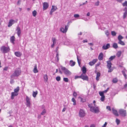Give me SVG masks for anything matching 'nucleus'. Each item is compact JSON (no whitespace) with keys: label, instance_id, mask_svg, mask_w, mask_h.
<instances>
[{"label":"nucleus","instance_id":"20e7f679","mask_svg":"<svg viewBox=\"0 0 127 127\" xmlns=\"http://www.w3.org/2000/svg\"><path fill=\"white\" fill-rule=\"evenodd\" d=\"M90 111L96 114H98L100 112L99 109L97 106L93 107L91 109H90Z\"/></svg>","mask_w":127,"mask_h":127},{"label":"nucleus","instance_id":"864d4df0","mask_svg":"<svg viewBox=\"0 0 127 127\" xmlns=\"http://www.w3.org/2000/svg\"><path fill=\"white\" fill-rule=\"evenodd\" d=\"M77 95V94L76 93V92L74 91L73 93V95L75 97H76Z\"/></svg>","mask_w":127,"mask_h":127},{"label":"nucleus","instance_id":"5701e85b","mask_svg":"<svg viewBox=\"0 0 127 127\" xmlns=\"http://www.w3.org/2000/svg\"><path fill=\"white\" fill-rule=\"evenodd\" d=\"M33 71L34 73H36L38 72V71L37 69L36 64H35L34 66V69L33 70Z\"/></svg>","mask_w":127,"mask_h":127},{"label":"nucleus","instance_id":"7ed1b4c3","mask_svg":"<svg viewBox=\"0 0 127 127\" xmlns=\"http://www.w3.org/2000/svg\"><path fill=\"white\" fill-rule=\"evenodd\" d=\"M0 50L3 53H7L9 51L10 49L9 47L2 46L0 48Z\"/></svg>","mask_w":127,"mask_h":127},{"label":"nucleus","instance_id":"13d9d810","mask_svg":"<svg viewBox=\"0 0 127 127\" xmlns=\"http://www.w3.org/2000/svg\"><path fill=\"white\" fill-rule=\"evenodd\" d=\"M74 17L75 18H77L79 16V15L78 14H75L74 15Z\"/></svg>","mask_w":127,"mask_h":127},{"label":"nucleus","instance_id":"8fccbe9b","mask_svg":"<svg viewBox=\"0 0 127 127\" xmlns=\"http://www.w3.org/2000/svg\"><path fill=\"white\" fill-rule=\"evenodd\" d=\"M46 113V111L45 109H44L41 113V114L42 115H44Z\"/></svg>","mask_w":127,"mask_h":127},{"label":"nucleus","instance_id":"473e14b6","mask_svg":"<svg viewBox=\"0 0 127 127\" xmlns=\"http://www.w3.org/2000/svg\"><path fill=\"white\" fill-rule=\"evenodd\" d=\"M123 37L121 35H119L118 37V39L119 41L123 39Z\"/></svg>","mask_w":127,"mask_h":127},{"label":"nucleus","instance_id":"72a5a7b5","mask_svg":"<svg viewBox=\"0 0 127 127\" xmlns=\"http://www.w3.org/2000/svg\"><path fill=\"white\" fill-rule=\"evenodd\" d=\"M122 53V52L121 51H119L117 54V57H119L121 56Z\"/></svg>","mask_w":127,"mask_h":127},{"label":"nucleus","instance_id":"c03bdc74","mask_svg":"<svg viewBox=\"0 0 127 127\" xmlns=\"http://www.w3.org/2000/svg\"><path fill=\"white\" fill-rule=\"evenodd\" d=\"M56 57L57 59V62L59 60V53H57Z\"/></svg>","mask_w":127,"mask_h":127},{"label":"nucleus","instance_id":"2f4dec72","mask_svg":"<svg viewBox=\"0 0 127 127\" xmlns=\"http://www.w3.org/2000/svg\"><path fill=\"white\" fill-rule=\"evenodd\" d=\"M113 47L115 49H117L118 48V46L116 43H114L113 45Z\"/></svg>","mask_w":127,"mask_h":127},{"label":"nucleus","instance_id":"a18cd8bd","mask_svg":"<svg viewBox=\"0 0 127 127\" xmlns=\"http://www.w3.org/2000/svg\"><path fill=\"white\" fill-rule=\"evenodd\" d=\"M104 93L103 92H100L99 93V95L101 96H104Z\"/></svg>","mask_w":127,"mask_h":127},{"label":"nucleus","instance_id":"a211bd4d","mask_svg":"<svg viewBox=\"0 0 127 127\" xmlns=\"http://www.w3.org/2000/svg\"><path fill=\"white\" fill-rule=\"evenodd\" d=\"M103 53H101L99 54L98 56V59L99 60H102L103 59Z\"/></svg>","mask_w":127,"mask_h":127},{"label":"nucleus","instance_id":"e2e57ef3","mask_svg":"<svg viewBox=\"0 0 127 127\" xmlns=\"http://www.w3.org/2000/svg\"><path fill=\"white\" fill-rule=\"evenodd\" d=\"M107 124V123L106 122H105V124H104V125L102 126V127H106Z\"/></svg>","mask_w":127,"mask_h":127},{"label":"nucleus","instance_id":"603ef678","mask_svg":"<svg viewBox=\"0 0 127 127\" xmlns=\"http://www.w3.org/2000/svg\"><path fill=\"white\" fill-rule=\"evenodd\" d=\"M92 104H88V105L89 107L90 108V110L91 109L92 107H93V106L92 105Z\"/></svg>","mask_w":127,"mask_h":127},{"label":"nucleus","instance_id":"3c124183","mask_svg":"<svg viewBox=\"0 0 127 127\" xmlns=\"http://www.w3.org/2000/svg\"><path fill=\"white\" fill-rule=\"evenodd\" d=\"M104 99H105L104 96H101V97L100 98V100L101 101H103L104 100Z\"/></svg>","mask_w":127,"mask_h":127},{"label":"nucleus","instance_id":"6e6d98bb","mask_svg":"<svg viewBox=\"0 0 127 127\" xmlns=\"http://www.w3.org/2000/svg\"><path fill=\"white\" fill-rule=\"evenodd\" d=\"M106 109L109 111L111 110V107L110 106H106Z\"/></svg>","mask_w":127,"mask_h":127},{"label":"nucleus","instance_id":"680f3d73","mask_svg":"<svg viewBox=\"0 0 127 127\" xmlns=\"http://www.w3.org/2000/svg\"><path fill=\"white\" fill-rule=\"evenodd\" d=\"M108 69H109L108 71V72H111L113 71V69H111V68Z\"/></svg>","mask_w":127,"mask_h":127},{"label":"nucleus","instance_id":"ea45409f","mask_svg":"<svg viewBox=\"0 0 127 127\" xmlns=\"http://www.w3.org/2000/svg\"><path fill=\"white\" fill-rule=\"evenodd\" d=\"M19 90V87H18L16 89L14 90V92L17 93L18 92Z\"/></svg>","mask_w":127,"mask_h":127},{"label":"nucleus","instance_id":"ddd939ff","mask_svg":"<svg viewBox=\"0 0 127 127\" xmlns=\"http://www.w3.org/2000/svg\"><path fill=\"white\" fill-rule=\"evenodd\" d=\"M16 31H17V33L18 37H20L21 34V31L19 27L18 26L17 27Z\"/></svg>","mask_w":127,"mask_h":127},{"label":"nucleus","instance_id":"4468645a","mask_svg":"<svg viewBox=\"0 0 127 127\" xmlns=\"http://www.w3.org/2000/svg\"><path fill=\"white\" fill-rule=\"evenodd\" d=\"M110 44L109 43H107L106 44H104L102 46V48L103 50H106L110 48Z\"/></svg>","mask_w":127,"mask_h":127},{"label":"nucleus","instance_id":"0eeeda50","mask_svg":"<svg viewBox=\"0 0 127 127\" xmlns=\"http://www.w3.org/2000/svg\"><path fill=\"white\" fill-rule=\"evenodd\" d=\"M26 105L27 106L30 107L31 104V99L27 96L26 98Z\"/></svg>","mask_w":127,"mask_h":127},{"label":"nucleus","instance_id":"dca6fc26","mask_svg":"<svg viewBox=\"0 0 127 127\" xmlns=\"http://www.w3.org/2000/svg\"><path fill=\"white\" fill-rule=\"evenodd\" d=\"M97 60V59H94L92 61L89 62V65L91 66L93 65L96 62Z\"/></svg>","mask_w":127,"mask_h":127},{"label":"nucleus","instance_id":"9b49d317","mask_svg":"<svg viewBox=\"0 0 127 127\" xmlns=\"http://www.w3.org/2000/svg\"><path fill=\"white\" fill-rule=\"evenodd\" d=\"M57 9V8L56 6L52 5V6L51 11L50 12V14L51 15H52V13L55 11Z\"/></svg>","mask_w":127,"mask_h":127},{"label":"nucleus","instance_id":"a19ab883","mask_svg":"<svg viewBox=\"0 0 127 127\" xmlns=\"http://www.w3.org/2000/svg\"><path fill=\"white\" fill-rule=\"evenodd\" d=\"M52 41L53 43L55 44L56 43V39L55 38H52Z\"/></svg>","mask_w":127,"mask_h":127},{"label":"nucleus","instance_id":"c85d7f7f","mask_svg":"<svg viewBox=\"0 0 127 127\" xmlns=\"http://www.w3.org/2000/svg\"><path fill=\"white\" fill-rule=\"evenodd\" d=\"M37 93L38 92L37 91H36L35 92L33 91L32 93L33 96L34 97H35Z\"/></svg>","mask_w":127,"mask_h":127},{"label":"nucleus","instance_id":"c756f323","mask_svg":"<svg viewBox=\"0 0 127 127\" xmlns=\"http://www.w3.org/2000/svg\"><path fill=\"white\" fill-rule=\"evenodd\" d=\"M78 98L80 99H81V102H85L86 101V100L85 99V98H83L80 96H79L78 97Z\"/></svg>","mask_w":127,"mask_h":127},{"label":"nucleus","instance_id":"774afa93","mask_svg":"<svg viewBox=\"0 0 127 127\" xmlns=\"http://www.w3.org/2000/svg\"><path fill=\"white\" fill-rule=\"evenodd\" d=\"M66 109V108H65V107L62 110V111L63 112H64L65 111Z\"/></svg>","mask_w":127,"mask_h":127},{"label":"nucleus","instance_id":"79ce46f5","mask_svg":"<svg viewBox=\"0 0 127 127\" xmlns=\"http://www.w3.org/2000/svg\"><path fill=\"white\" fill-rule=\"evenodd\" d=\"M77 59L78 63L79 64V66H80V60H79V57L78 55H77ZM80 61H81V60H80Z\"/></svg>","mask_w":127,"mask_h":127},{"label":"nucleus","instance_id":"f03ea898","mask_svg":"<svg viewBox=\"0 0 127 127\" xmlns=\"http://www.w3.org/2000/svg\"><path fill=\"white\" fill-rule=\"evenodd\" d=\"M61 68L63 71L64 74L67 75H69L71 74V73L70 71L67 69L65 67L62 66H61Z\"/></svg>","mask_w":127,"mask_h":127},{"label":"nucleus","instance_id":"aec40b11","mask_svg":"<svg viewBox=\"0 0 127 127\" xmlns=\"http://www.w3.org/2000/svg\"><path fill=\"white\" fill-rule=\"evenodd\" d=\"M18 95V94L17 93H15V92H13L11 93V99H12L14 98V97L15 96H16Z\"/></svg>","mask_w":127,"mask_h":127},{"label":"nucleus","instance_id":"cd10ccee","mask_svg":"<svg viewBox=\"0 0 127 127\" xmlns=\"http://www.w3.org/2000/svg\"><path fill=\"white\" fill-rule=\"evenodd\" d=\"M126 71V70L125 69L124 70H122V74H123L125 78L126 79H127V75L126 74L125 72Z\"/></svg>","mask_w":127,"mask_h":127},{"label":"nucleus","instance_id":"49530a36","mask_svg":"<svg viewBox=\"0 0 127 127\" xmlns=\"http://www.w3.org/2000/svg\"><path fill=\"white\" fill-rule=\"evenodd\" d=\"M116 122L117 124V125H118L120 123V121L119 119H116Z\"/></svg>","mask_w":127,"mask_h":127},{"label":"nucleus","instance_id":"f257e3e1","mask_svg":"<svg viewBox=\"0 0 127 127\" xmlns=\"http://www.w3.org/2000/svg\"><path fill=\"white\" fill-rule=\"evenodd\" d=\"M21 71L19 68L16 69L14 73L11 76V78H14L15 77H18L20 75Z\"/></svg>","mask_w":127,"mask_h":127},{"label":"nucleus","instance_id":"e433bc0d","mask_svg":"<svg viewBox=\"0 0 127 127\" xmlns=\"http://www.w3.org/2000/svg\"><path fill=\"white\" fill-rule=\"evenodd\" d=\"M32 13L33 16L34 17H35L36 15L37 12L36 10H34L32 12Z\"/></svg>","mask_w":127,"mask_h":127},{"label":"nucleus","instance_id":"de8ad7c7","mask_svg":"<svg viewBox=\"0 0 127 127\" xmlns=\"http://www.w3.org/2000/svg\"><path fill=\"white\" fill-rule=\"evenodd\" d=\"M63 80L65 82H68V79L67 78H64Z\"/></svg>","mask_w":127,"mask_h":127},{"label":"nucleus","instance_id":"58836bf2","mask_svg":"<svg viewBox=\"0 0 127 127\" xmlns=\"http://www.w3.org/2000/svg\"><path fill=\"white\" fill-rule=\"evenodd\" d=\"M56 79L57 81H59L61 80V78L60 76H58L56 77Z\"/></svg>","mask_w":127,"mask_h":127},{"label":"nucleus","instance_id":"09e8293b","mask_svg":"<svg viewBox=\"0 0 127 127\" xmlns=\"http://www.w3.org/2000/svg\"><path fill=\"white\" fill-rule=\"evenodd\" d=\"M111 34L113 36H115L116 35V33L114 31H112Z\"/></svg>","mask_w":127,"mask_h":127},{"label":"nucleus","instance_id":"4d7b16f0","mask_svg":"<svg viewBox=\"0 0 127 127\" xmlns=\"http://www.w3.org/2000/svg\"><path fill=\"white\" fill-rule=\"evenodd\" d=\"M99 1L98 0L95 3V6H98L99 5Z\"/></svg>","mask_w":127,"mask_h":127},{"label":"nucleus","instance_id":"2eb2a0df","mask_svg":"<svg viewBox=\"0 0 127 127\" xmlns=\"http://www.w3.org/2000/svg\"><path fill=\"white\" fill-rule=\"evenodd\" d=\"M112 110L113 111V114L116 116H119V114L117 111L115 110L114 108H112Z\"/></svg>","mask_w":127,"mask_h":127},{"label":"nucleus","instance_id":"a878e982","mask_svg":"<svg viewBox=\"0 0 127 127\" xmlns=\"http://www.w3.org/2000/svg\"><path fill=\"white\" fill-rule=\"evenodd\" d=\"M100 76V73L99 72H97L96 73V79L97 81H98L99 80V78Z\"/></svg>","mask_w":127,"mask_h":127},{"label":"nucleus","instance_id":"39448f33","mask_svg":"<svg viewBox=\"0 0 127 127\" xmlns=\"http://www.w3.org/2000/svg\"><path fill=\"white\" fill-rule=\"evenodd\" d=\"M119 114L123 117H125L127 115V112L126 110L123 109H120L119 111Z\"/></svg>","mask_w":127,"mask_h":127},{"label":"nucleus","instance_id":"69168bd1","mask_svg":"<svg viewBox=\"0 0 127 127\" xmlns=\"http://www.w3.org/2000/svg\"><path fill=\"white\" fill-rule=\"evenodd\" d=\"M79 78H80V76H75V79H76Z\"/></svg>","mask_w":127,"mask_h":127},{"label":"nucleus","instance_id":"393cba45","mask_svg":"<svg viewBox=\"0 0 127 127\" xmlns=\"http://www.w3.org/2000/svg\"><path fill=\"white\" fill-rule=\"evenodd\" d=\"M15 37L14 36H13L11 37L10 38V40L12 43L13 44L14 43V41L15 40Z\"/></svg>","mask_w":127,"mask_h":127},{"label":"nucleus","instance_id":"f3484780","mask_svg":"<svg viewBox=\"0 0 127 127\" xmlns=\"http://www.w3.org/2000/svg\"><path fill=\"white\" fill-rule=\"evenodd\" d=\"M15 22V21L13 19L10 20L8 25V27H11L12 24L14 23Z\"/></svg>","mask_w":127,"mask_h":127},{"label":"nucleus","instance_id":"37998d69","mask_svg":"<svg viewBox=\"0 0 127 127\" xmlns=\"http://www.w3.org/2000/svg\"><path fill=\"white\" fill-rule=\"evenodd\" d=\"M122 5L123 6H127V1H126L124 3H122Z\"/></svg>","mask_w":127,"mask_h":127},{"label":"nucleus","instance_id":"c9c22d12","mask_svg":"<svg viewBox=\"0 0 127 127\" xmlns=\"http://www.w3.org/2000/svg\"><path fill=\"white\" fill-rule=\"evenodd\" d=\"M115 56H111L109 59V61H110L111 62V61L113 60L115 58Z\"/></svg>","mask_w":127,"mask_h":127},{"label":"nucleus","instance_id":"412c9836","mask_svg":"<svg viewBox=\"0 0 127 127\" xmlns=\"http://www.w3.org/2000/svg\"><path fill=\"white\" fill-rule=\"evenodd\" d=\"M43 78L44 79V81L45 83L47 82L48 78L47 74H45L43 75Z\"/></svg>","mask_w":127,"mask_h":127},{"label":"nucleus","instance_id":"bf43d9fd","mask_svg":"<svg viewBox=\"0 0 127 127\" xmlns=\"http://www.w3.org/2000/svg\"><path fill=\"white\" fill-rule=\"evenodd\" d=\"M109 89V88H108L106 90H105L104 91H103V92L104 93H106L108 91Z\"/></svg>","mask_w":127,"mask_h":127},{"label":"nucleus","instance_id":"bb28decb","mask_svg":"<svg viewBox=\"0 0 127 127\" xmlns=\"http://www.w3.org/2000/svg\"><path fill=\"white\" fill-rule=\"evenodd\" d=\"M75 64V62H73L72 60H71L70 61L69 64L71 66H74Z\"/></svg>","mask_w":127,"mask_h":127},{"label":"nucleus","instance_id":"9d476101","mask_svg":"<svg viewBox=\"0 0 127 127\" xmlns=\"http://www.w3.org/2000/svg\"><path fill=\"white\" fill-rule=\"evenodd\" d=\"M125 11L123 13V19L126 18L127 16V7H126L123 10Z\"/></svg>","mask_w":127,"mask_h":127},{"label":"nucleus","instance_id":"6ab92c4d","mask_svg":"<svg viewBox=\"0 0 127 127\" xmlns=\"http://www.w3.org/2000/svg\"><path fill=\"white\" fill-rule=\"evenodd\" d=\"M107 66L108 68H111L112 65V63L110 61H107Z\"/></svg>","mask_w":127,"mask_h":127},{"label":"nucleus","instance_id":"338daca9","mask_svg":"<svg viewBox=\"0 0 127 127\" xmlns=\"http://www.w3.org/2000/svg\"><path fill=\"white\" fill-rule=\"evenodd\" d=\"M8 69V67H6L4 68L3 69V70H6V71Z\"/></svg>","mask_w":127,"mask_h":127},{"label":"nucleus","instance_id":"f8f14e48","mask_svg":"<svg viewBox=\"0 0 127 127\" xmlns=\"http://www.w3.org/2000/svg\"><path fill=\"white\" fill-rule=\"evenodd\" d=\"M43 9L45 10L48 7L49 5L48 3L47 2H44L43 3Z\"/></svg>","mask_w":127,"mask_h":127},{"label":"nucleus","instance_id":"4c0bfd02","mask_svg":"<svg viewBox=\"0 0 127 127\" xmlns=\"http://www.w3.org/2000/svg\"><path fill=\"white\" fill-rule=\"evenodd\" d=\"M118 43L123 45H125V43L123 41H122V40L119 41Z\"/></svg>","mask_w":127,"mask_h":127},{"label":"nucleus","instance_id":"1a4fd4ad","mask_svg":"<svg viewBox=\"0 0 127 127\" xmlns=\"http://www.w3.org/2000/svg\"><path fill=\"white\" fill-rule=\"evenodd\" d=\"M80 78H81L84 80L88 81V77L84 74H82L80 76Z\"/></svg>","mask_w":127,"mask_h":127},{"label":"nucleus","instance_id":"6e6552de","mask_svg":"<svg viewBox=\"0 0 127 127\" xmlns=\"http://www.w3.org/2000/svg\"><path fill=\"white\" fill-rule=\"evenodd\" d=\"M68 27V25L65 26V28L64 29V28L62 27L61 28L60 31L63 33H65L67 30Z\"/></svg>","mask_w":127,"mask_h":127},{"label":"nucleus","instance_id":"b1692460","mask_svg":"<svg viewBox=\"0 0 127 127\" xmlns=\"http://www.w3.org/2000/svg\"><path fill=\"white\" fill-rule=\"evenodd\" d=\"M82 70L83 72L82 74H85L86 73V72L87 71L86 68L85 66H83V67L82 68Z\"/></svg>","mask_w":127,"mask_h":127},{"label":"nucleus","instance_id":"f704fd0d","mask_svg":"<svg viewBox=\"0 0 127 127\" xmlns=\"http://www.w3.org/2000/svg\"><path fill=\"white\" fill-rule=\"evenodd\" d=\"M71 101L73 102V105H75L76 104V101L75 99L74 98H73L72 99Z\"/></svg>","mask_w":127,"mask_h":127},{"label":"nucleus","instance_id":"423d86ee","mask_svg":"<svg viewBox=\"0 0 127 127\" xmlns=\"http://www.w3.org/2000/svg\"><path fill=\"white\" fill-rule=\"evenodd\" d=\"M86 115V113L85 111L82 109H80L79 113V116L81 118H83Z\"/></svg>","mask_w":127,"mask_h":127},{"label":"nucleus","instance_id":"5fc2aeb1","mask_svg":"<svg viewBox=\"0 0 127 127\" xmlns=\"http://www.w3.org/2000/svg\"><path fill=\"white\" fill-rule=\"evenodd\" d=\"M105 34L107 36H108L109 35V32L108 30L106 31L105 32Z\"/></svg>","mask_w":127,"mask_h":127},{"label":"nucleus","instance_id":"4be33fe9","mask_svg":"<svg viewBox=\"0 0 127 127\" xmlns=\"http://www.w3.org/2000/svg\"><path fill=\"white\" fill-rule=\"evenodd\" d=\"M14 54L16 56L18 57H20L22 55L21 53L19 51L15 52Z\"/></svg>","mask_w":127,"mask_h":127},{"label":"nucleus","instance_id":"7c9ffc66","mask_svg":"<svg viewBox=\"0 0 127 127\" xmlns=\"http://www.w3.org/2000/svg\"><path fill=\"white\" fill-rule=\"evenodd\" d=\"M118 81V80L117 78H115L113 79L112 82L113 83H116Z\"/></svg>","mask_w":127,"mask_h":127},{"label":"nucleus","instance_id":"0e129e2a","mask_svg":"<svg viewBox=\"0 0 127 127\" xmlns=\"http://www.w3.org/2000/svg\"><path fill=\"white\" fill-rule=\"evenodd\" d=\"M10 83L11 84H12L13 83L14 81L13 80L11 79L10 80Z\"/></svg>","mask_w":127,"mask_h":127},{"label":"nucleus","instance_id":"052dcab7","mask_svg":"<svg viewBox=\"0 0 127 127\" xmlns=\"http://www.w3.org/2000/svg\"><path fill=\"white\" fill-rule=\"evenodd\" d=\"M59 48V47L58 46L56 48V52L57 53H59L58 52V50Z\"/></svg>","mask_w":127,"mask_h":127}]
</instances>
